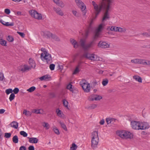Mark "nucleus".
<instances>
[{
  "instance_id": "1",
  "label": "nucleus",
  "mask_w": 150,
  "mask_h": 150,
  "mask_svg": "<svg viewBox=\"0 0 150 150\" xmlns=\"http://www.w3.org/2000/svg\"><path fill=\"white\" fill-rule=\"evenodd\" d=\"M112 2L113 0H109L107 2V4H106L105 2L102 1L98 5L96 4L94 1H92V4L95 10L96 17H97L101 12V10L103 9L105 12L102 18V21L109 19L110 16L109 11L110 10V5Z\"/></svg>"
},
{
  "instance_id": "2",
  "label": "nucleus",
  "mask_w": 150,
  "mask_h": 150,
  "mask_svg": "<svg viewBox=\"0 0 150 150\" xmlns=\"http://www.w3.org/2000/svg\"><path fill=\"white\" fill-rule=\"evenodd\" d=\"M41 50L43 52L40 55L42 60L43 61H45L47 64H49L51 63L52 62V58L50 54L48 53L44 48H42Z\"/></svg>"
},
{
  "instance_id": "3",
  "label": "nucleus",
  "mask_w": 150,
  "mask_h": 150,
  "mask_svg": "<svg viewBox=\"0 0 150 150\" xmlns=\"http://www.w3.org/2000/svg\"><path fill=\"white\" fill-rule=\"evenodd\" d=\"M98 132H92L91 133V147L94 149L97 147L99 142Z\"/></svg>"
},
{
  "instance_id": "4",
  "label": "nucleus",
  "mask_w": 150,
  "mask_h": 150,
  "mask_svg": "<svg viewBox=\"0 0 150 150\" xmlns=\"http://www.w3.org/2000/svg\"><path fill=\"white\" fill-rule=\"evenodd\" d=\"M116 134L123 139H131L133 137V134L131 132H116Z\"/></svg>"
},
{
  "instance_id": "5",
  "label": "nucleus",
  "mask_w": 150,
  "mask_h": 150,
  "mask_svg": "<svg viewBox=\"0 0 150 150\" xmlns=\"http://www.w3.org/2000/svg\"><path fill=\"white\" fill-rule=\"evenodd\" d=\"M81 59L86 58L92 61H96L98 60L97 56L94 54H91L88 52H85L81 55Z\"/></svg>"
},
{
  "instance_id": "6",
  "label": "nucleus",
  "mask_w": 150,
  "mask_h": 150,
  "mask_svg": "<svg viewBox=\"0 0 150 150\" xmlns=\"http://www.w3.org/2000/svg\"><path fill=\"white\" fill-rule=\"evenodd\" d=\"M80 85L81 86L84 92H89L90 90V84L88 83L85 80H82L80 82Z\"/></svg>"
},
{
  "instance_id": "7",
  "label": "nucleus",
  "mask_w": 150,
  "mask_h": 150,
  "mask_svg": "<svg viewBox=\"0 0 150 150\" xmlns=\"http://www.w3.org/2000/svg\"><path fill=\"white\" fill-rule=\"evenodd\" d=\"M77 5L80 8L83 15H85L86 12V6L80 0H75Z\"/></svg>"
},
{
  "instance_id": "8",
  "label": "nucleus",
  "mask_w": 150,
  "mask_h": 150,
  "mask_svg": "<svg viewBox=\"0 0 150 150\" xmlns=\"http://www.w3.org/2000/svg\"><path fill=\"white\" fill-rule=\"evenodd\" d=\"M131 125L132 128L135 130L140 129V122L136 121H132L131 122Z\"/></svg>"
},
{
  "instance_id": "9",
  "label": "nucleus",
  "mask_w": 150,
  "mask_h": 150,
  "mask_svg": "<svg viewBox=\"0 0 150 150\" xmlns=\"http://www.w3.org/2000/svg\"><path fill=\"white\" fill-rule=\"evenodd\" d=\"M29 13L32 17L38 20L42 19V16L41 14L38 13L36 11L30 10L29 11Z\"/></svg>"
},
{
  "instance_id": "10",
  "label": "nucleus",
  "mask_w": 150,
  "mask_h": 150,
  "mask_svg": "<svg viewBox=\"0 0 150 150\" xmlns=\"http://www.w3.org/2000/svg\"><path fill=\"white\" fill-rule=\"evenodd\" d=\"M150 127L148 122H140V130H144L149 129Z\"/></svg>"
},
{
  "instance_id": "11",
  "label": "nucleus",
  "mask_w": 150,
  "mask_h": 150,
  "mask_svg": "<svg viewBox=\"0 0 150 150\" xmlns=\"http://www.w3.org/2000/svg\"><path fill=\"white\" fill-rule=\"evenodd\" d=\"M98 45L99 47L105 48L109 47L110 45L105 42L100 41L98 43Z\"/></svg>"
},
{
  "instance_id": "12",
  "label": "nucleus",
  "mask_w": 150,
  "mask_h": 150,
  "mask_svg": "<svg viewBox=\"0 0 150 150\" xmlns=\"http://www.w3.org/2000/svg\"><path fill=\"white\" fill-rule=\"evenodd\" d=\"M19 70L22 71V72H25L27 71H28L30 69V68L26 65H24V66H21L20 67L19 69Z\"/></svg>"
},
{
  "instance_id": "13",
  "label": "nucleus",
  "mask_w": 150,
  "mask_h": 150,
  "mask_svg": "<svg viewBox=\"0 0 150 150\" xmlns=\"http://www.w3.org/2000/svg\"><path fill=\"white\" fill-rule=\"evenodd\" d=\"M41 34L44 38H50L52 35V33L48 31L42 32Z\"/></svg>"
},
{
  "instance_id": "14",
  "label": "nucleus",
  "mask_w": 150,
  "mask_h": 150,
  "mask_svg": "<svg viewBox=\"0 0 150 150\" xmlns=\"http://www.w3.org/2000/svg\"><path fill=\"white\" fill-rule=\"evenodd\" d=\"M70 41L74 48L76 49L79 46V43L74 39H71Z\"/></svg>"
},
{
  "instance_id": "15",
  "label": "nucleus",
  "mask_w": 150,
  "mask_h": 150,
  "mask_svg": "<svg viewBox=\"0 0 150 150\" xmlns=\"http://www.w3.org/2000/svg\"><path fill=\"white\" fill-rule=\"evenodd\" d=\"M53 9L57 14L62 16L64 15V13L60 8L58 7L56 8L55 7H54Z\"/></svg>"
},
{
  "instance_id": "16",
  "label": "nucleus",
  "mask_w": 150,
  "mask_h": 150,
  "mask_svg": "<svg viewBox=\"0 0 150 150\" xmlns=\"http://www.w3.org/2000/svg\"><path fill=\"white\" fill-rule=\"evenodd\" d=\"M28 62L29 64L30 65V66L29 67L30 68V69L32 68H35V63L34 61L31 58L29 59Z\"/></svg>"
},
{
  "instance_id": "17",
  "label": "nucleus",
  "mask_w": 150,
  "mask_h": 150,
  "mask_svg": "<svg viewBox=\"0 0 150 150\" xmlns=\"http://www.w3.org/2000/svg\"><path fill=\"white\" fill-rule=\"evenodd\" d=\"M38 141V139L36 137L29 138V142L31 143H37Z\"/></svg>"
},
{
  "instance_id": "18",
  "label": "nucleus",
  "mask_w": 150,
  "mask_h": 150,
  "mask_svg": "<svg viewBox=\"0 0 150 150\" xmlns=\"http://www.w3.org/2000/svg\"><path fill=\"white\" fill-rule=\"evenodd\" d=\"M93 43V42H92L88 44L85 45L83 49L84 50H88L92 46Z\"/></svg>"
},
{
  "instance_id": "19",
  "label": "nucleus",
  "mask_w": 150,
  "mask_h": 150,
  "mask_svg": "<svg viewBox=\"0 0 150 150\" xmlns=\"http://www.w3.org/2000/svg\"><path fill=\"white\" fill-rule=\"evenodd\" d=\"M133 78L135 79L136 81H138L139 82H142V79L141 78L138 76L135 75L133 76Z\"/></svg>"
},
{
  "instance_id": "20",
  "label": "nucleus",
  "mask_w": 150,
  "mask_h": 150,
  "mask_svg": "<svg viewBox=\"0 0 150 150\" xmlns=\"http://www.w3.org/2000/svg\"><path fill=\"white\" fill-rule=\"evenodd\" d=\"M18 123L15 121H13L11 123L10 125L13 127L15 129H17L18 127Z\"/></svg>"
},
{
  "instance_id": "21",
  "label": "nucleus",
  "mask_w": 150,
  "mask_h": 150,
  "mask_svg": "<svg viewBox=\"0 0 150 150\" xmlns=\"http://www.w3.org/2000/svg\"><path fill=\"white\" fill-rule=\"evenodd\" d=\"M86 42V40L83 39H81L79 41L80 45L83 48L85 46Z\"/></svg>"
},
{
  "instance_id": "22",
  "label": "nucleus",
  "mask_w": 150,
  "mask_h": 150,
  "mask_svg": "<svg viewBox=\"0 0 150 150\" xmlns=\"http://www.w3.org/2000/svg\"><path fill=\"white\" fill-rule=\"evenodd\" d=\"M57 116L60 118H64V115L62 112L58 109V111L57 113Z\"/></svg>"
},
{
  "instance_id": "23",
  "label": "nucleus",
  "mask_w": 150,
  "mask_h": 150,
  "mask_svg": "<svg viewBox=\"0 0 150 150\" xmlns=\"http://www.w3.org/2000/svg\"><path fill=\"white\" fill-rule=\"evenodd\" d=\"M7 42L2 38L0 39V44L2 46H6Z\"/></svg>"
},
{
  "instance_id": "24",
  "label": "nucleus",
  "mask_w": 150,
  "mask_h": 150,
  "mask_svg": "<svg viewBox=\"0 0 150 150\" xmlns=\"http://www.w3.org/2000/svg\"><path fill=\"white\" fill-rule=\"evenodd\" d=\"M110 30L111 31L115 32H117L118 30V27L110 26L109 27Z\"/></svg>"
},
{
  "instance_id": "25",
  "label": "nucleus",
  "mask_w": 150,
  "mask_h": 150,
  "mask_svg": "<svg viewBox=\"0 0 150 150\" xmlns=\"http://www.w3.org/2000/svg\"><path fill=\"white\" fill-rule=\"evenodd\" d=\"M97 107V105L95 104H92L90 105L87 106L86 108L88 109H93Z\"/></svg>"
},
{
  "instance_id": "26",
  "label": "nucleus",
  "mask_w": 150,
  "mask_h": 150,
  "mask_svg": "<svg viewBox=\"0 0 150 150\" xmlns=\"http://www.w3.org/2000/svg\"><path fill=\"white\" fill-rule=\"evenodd\" d=\"M146 60L145 59H139L138 62V64H142L144 65H145L146 64Z\"/></svg>"
},
{
  "instance_id": "27",
  "label": "nucleus",
  "mask_w": 150,
  "mask_h": 150,
  "mask_svg": "<svg viewBox=\"0 0 150 150\" xmlns=\"http://www.w3.org/2000/svg\"><path fill=\"white\" fill-rule=\"evenodd\" d=\"M103 25L102 24H100L98 26L97 29L96 31L100 32L103 29Z\"/></svg>"
},
{
  "instance_id": "28",
  "label": "nucleus",
  "mask_w": 150,
  "mask_h": 150,
  "mask_svg": "<svg viewBox=\"0 0 150 150\" xmlns=\"http://www.w3.org/2000/svg\"><path fill=\"white\" fill-rule=\"evenodd\" d=\"M12 140L14 143H17L18 141V136L17 135H15L13 138Z\"/></svg>"
},
{
  "instance_id": "29",
  "label": "nucleus",
  "mask_w": 150,
  "mask_h": 150,
  "mask_svg": "<svg viewBox=\"0 0 150 150\" xmlns=\"http://www.w3.org/2000/svg\"><path fill=\"white\" fill-rule=\"evenodd\" d=\"M100 33L96 31V32L94 37V39H97L100 37Z\"/></svg>"
},
{
  "instance_id": "30",
  "label": "nucleus",
  "mask_w": 150,
  "mask_h": 150,
  "mask_svg": "<svg viewBox=\"0 0 150 150\" xmlns=\"http://www.w3.org/2000/svg\"><path fill=\"white\" fill-rule=\"evenodd\" d=\"M7 40L10 42H13L14 40V39L13 37L11 35H8L6 38Z\"/></svg>"
},
{
  "instance_id": "31",
  "label": "nucleus",
  "mask_w": 150,
  "mask_h": 150,
  "mask_svg": "<svg viewBox=\"0 0 150 150\" xmlns=\"http://www.w3.org/2000/svg\"><path fill=\"white\" fill-rule=\"evenodd\" d=\"M63 104L64 106L67 108H68V102L65 99H64L63 100Z\"/></svg>"
},
{
  "instance_id": "32",
  "label": "nucleus",
  "mask_w": 150,
  "mask_h": 150,
  "mask_svg": "<svg viewBox=\"0 0 150 150\" xmlns=\"http://www.w3.org/2000/svg\"><path fill=\"white\" fill-rule=\"evenodd\" d=\"M96 96V95H92L89 97L88 99L90 101H93L95 100Z\"/></svg>"
},
{
  "instance_id": "33",
  "label": "nucleus",
  "mask_w": 150,
  "mask_h": 150,
  "mask_svg": "<svg viewBox=\"0 0 150 150\" xmlns=\"http://www.w3.org/2000/svg\"><path fill=\"white\" fill-rule=\"evenodd\" d=\"M126 31V29L125 28L118 27L117 32H119L121 33H125V32Z\"/></svg>"
},
{
  "instance_id": "34",
  "label": "nucleus",
  "mask_w": 150,
  "mask_h": 150,
  "mask_svg": "<svg viewBox=\"0 0 150 150\" xmlns=\"http://www.w3.org/2000/svg\"><path fill=\"white\" fill-rule=\"evenodd\" d=\"M36 89V88L34 86L30 87L29 89L27 90V91L29 92H32L34 91Z\"/></svg>"
},
{
  "instance_id": "35",
  "label": "nucleus",
  "mask_w": 150,
  "mask_h": 150,
  "mask_svg": "<svg viewBox=\"0 0 150 150\" xmlns=\"http://www.w3.org/2000/svg\"><path fill=\"white\" fill-rule=\"evenodd\" d=\"M118 122V120L115 119L111 118V124H115Z\"/></svg>"
},
{
  "instance_id": "36",
  "label": "nucleus",
  "mask_w": 150,
  "mask_h": 150,
  "mask_svg": "<svg viewBox=\"0 0 150 150\" xmlns=\"http://www.w3.org/2000/svg\"><path fill=\"white\" fill-rule=\"evenodd\" d=\"M77 148V146L74 143H73L72 145V146L71 147L70 150H75Z\"/></svg>"
},
{
  "instance_id": "37",
  "label": "nucleus",
  "mask_w": 150,
  "mask_h": 150,
  "mask_svg": "<svg viewBox=\"0 0 150 150\" xmlns=\"http://www.w3.org/2000/svg\"><path fill=\"white\" fill-rule=\"evenodd\" d=\"M108 82V80L107 79H105L103 80L102 82V83L103 85V86H105L107 84Z\"/></svg>"
},
{
  "instance_id": "38",
  "label": "nucleus",
  "mask_w": 150,
  "mask_h": 150,
  "mask_svg": "<svg viewBox=\"0 0 150 150\" xmlns=\"http://www.w3.org/2000/svg\"><path fill=\"white\" fill-rule=\"evenodd\" d=\"M59 122L61 126L64 129V130L67 131V129L64 123L62 122Z\"/></svg>"
},
{
  "instance_id": "39",
  "label": "nucleus",
  "mask_w": 150,
  "mask_h": 150,
  "mask_svg": "<svg viewBox=\"0 0 150 150\" xmlns=\"http://www.w3.org/2000/svg\"><path fill=\"white\" fill-rule=\"evenodd\" d=\"M45 77V80L49 81L50 80L51 78L50 76L48 74L44 75Z\"/></svg>"
},
{
  "instance_id": "40",
  "label": "nucleus",
  "mask_w": 150,
  "mask_h": 150,
  "mask_svg": "<svg viewBox=\"0 0 150 150\" xmlns=\"http://www.w3.org/2000/svg\"><path fill=\"white\" fill-rule=\"evenodd\" d=\"M15 97V95L14 93H12L10 95L9 99L10 101H11L13 100Z\"/></svg>"
},
{
  "instance_id": "41",
  "label": "nucleus",
  "mask_w": 150,
  "mask_h": 150,
  "mask_svg": "<svg viewBox=\"0 0 150 150\" xmlns=\"http://www.w3.org/2000/svg\"><path fill=\"white\" fill-rule=\"evenodd\" d=\"M72 13L74 15L77 17H79L80 16V14L77 13L76 11L73 10L72 11Z\"/></svg>"
},
{
  "instance_id": "42",
  "label": "nucleus",
  "mask_w": 150,
  "mask_h": 150,
  "mask_svg": "<svg viewBox=\"0 0 150 150\" xmlns=\"http://www.w3.org/2000/svg\"><path fill=\"white\" fill-rule=\"evenodd\" d=\"M102 97L98 95H96V96L95 98V100H99L102 99Z\"/></svg>"
},
{
  "instance_id": "43",
  "label": "nucleus",
  "mask_w": 150,
  "mask_h": 150,
  "mask_svg": "<svg viewBox=\"0 0 150 150\" xmlns=\"http://www.w3.org/2000/svg\"><path fill=\"white\" fill-rule=\"evenodd\" d=\"M13 91L12 89L11 88L7 89L6 90V93L7 95L9 94L10 93H12Z\"/></svg>"
},
{
  "instance_id": "44",
  "label": "nucleus",
  "mask_w": 150,
  "mask_h": 150,
  "mask_svg": "<svg viewBox=\"0 0 150 150\" xmlns=\"http://www.w3.org/2000/svg\"><path fill=\"white\" fill-rule=\"evenodd\" d=\"M144 37H149V34L147 32H144L141 34Z\"/></svg>"
},
{
  "instance_id": "45",
  "label": "nucleus",
  "mask_w": 150,
  "mask_h": 150,
  "mask_svg": "<svg viewBox=\"0 0 150 150\" xmlns=\"http://www.w3.org/2000/svg\"><path fill=\"white\" fill-rule=\"evenodd\" d=\"M11 133H5V135H4V137L6 138H9L11 136Z\"/></svg>"
},
{
  "instance_id": "46",
  "label": "nucleus",
  "mask_w": 150,
  "mask_h": 150,
  "mask_svg": "<svg viewBox=\"0 0 150 150\" xmlns=\"http://www.w3.org/2000/svg\"><path fill=\"white\" fill-rule=\"evenodd\" d=\"M59 5H57L59 6L61 8H63L65 6L64 4L62 1H60L59 2Z\"/></svg>"
},
{
  "instance_id": "47",
  "label": "nucleus",
  "mask_w": 150,
  "mask_h": 150,
  "mask_svg": "<svg viewBox=\"0 0 150 150\" xmlns=\"http://www.w3.org/2000/svg\"><path fill=\"white\" fill-rule=\"evenodd\" d=\"M72 85L71 84H69L67 86V88L68 89H69L70 91H72Z\"/></svg>"
},
{
  "instance_id": "48",
  "label": "nucleus",
  "mask_w": 150,
  "mask_h": 150,
  "mask_svg": "<svg viewBox=\"0 0 150 150\" xmlns=\"http://www.w3.org/2000/svg\"><path fill=\"white\" fill-rule=\"evenodd\" d=\"M138 59H132L131 60V62L134 64H138Z\"/></svg>"
},
{
  "instance_id": "49",
  "label": "nucleus",
  "mask_w": 150,
  "mask_h": 150,
  "mask_svg": "<svg viewBox=\"0 0 150 150\" xmlns=\"http://www.w3.org/2000/svg\"><path fill=\"white\" fill-rule=\"evenodd\" d=\"M14 25V23H9V22H6L5 23V25L6 26H13Z\"/></svg>"
},
{
  "instance_id": "50",
  "label": "nucleus",
  "mask_w": 150,
  "mask_h": 150,
  "mask_svg": "<svg viewBox=\"0 0 150 150\" xmlns=\"http://www.w3.org/2000/svg\"><path fill=\"white\" fill-rule=\"evenodd\" d=\"M79 70L78 68V67H77L76 68L75 70L74 71L73 74H76L79 72Z\"/></svg>"
},
{
  "instance_id": "51",
  "label": "nucleus",
  "mask_w": 150,
  "mask_h": 150,
  "mask_svg": "<svg viewBox=\"0 0 150 150\" xmlns=\"http://www.w3.org/2000/svg\"><path fill=\"white\" fill-rule=\"evenodd\" d=\"M49 67L51 70H53L54 69L55 65L53 64H51L50 65Z\"/></svg>"
},
{
  "instance_id": "52",
  "label": "nucleus",
  "mask_w": 150,
  "mask_h": 150,
  "mask_svg": "<svg viewBox=\"0 0 150 150\" xmlns=\"http://www.w3.org/2000/svg\"><path fill=\"white\" fill-rule=\"evenodd\" d=\"M43 126L44 127L46 128V129H48L49 128V124L46 122H44Z\"/></svg>"
},
{
  "instance_id": "53",
  "label": "nucleus",
  "mask_w": 150,
  "mask_h": 150,
  "mask_svg": "<svg viewBox=\"0 0 150 150\" xmlns=\"http://www.w3.org/2000/svg\"><path fill=\"white\" fill-rule=\"evenodd\" d=\"M13 91L14 92V94H16L18 93L19 91V89L18 88H16Z\"/></svg>"
},
{
  "instance_id": "54",
  "label": "nucleus",
  "mask_w": 150,
  "mask_h": 150,
  "mask_svg": "<svg viewBox=\"0 0 150 150\" xmlns=\"http://www.w3.org/2000/svg\"><path fill=\"white\" fill-rule=\"evenodd\" d=\"M17 33L22 38L25 37V34L24 33L18 31L17 32Z\"/></svg>"
},
{
  "instance_id": "55",
  "label": "nucleus",
  "mask_w": 150,
  "mask_h": 150,
  "mask_svg": "<svg viewBox=\"0 0 150 150\" xmlns=\"http://www.w3.org/2000/svg\"><path fill=\"white\" fill-rule=\"evenodd\" d=\"M20 134L23 136L24 137H26L28 134L25 132H20Z\"/></svg>"
},
{
  "instance_id": "56",
  "label": "nucleus",
  "mask_w": 150,
  "mask_h": 150,
  "mask_svg": "<svg viewBox=\"0 0 150 150\" xmlns=\"http://www.w3.org/2000/svg\"><path fill=\"white\" fill-rule=\"evenodd\" d=\"M111 118H107L106 119V121L108 125L111 124Z\"/></svg>"
},
{
  "instance_id": "57",
  "label": "nucleus",
  "mask_w": 150,
  "mask_h": 150,
  "mask_svg": "<svg viewBox=\"0 0 150 150\" xmlns=\"http://www.w3.org/2000/svg\"><path fill=\"white\" fill-rule=\"evenodd\" d=\"M91 29V28L88 27V29L86 31V33H85V35L86 37L88 35V34H89Z\"/></svg>"
},
{
  "instance_id": "58",
  "label": "nucleus",
  "mask_w": 150,
  "mask_h": 150,
  "mask_svg": "<svg viewBox=\"0 0 150 150\" xmlns=\"http://www.w3.org/2000/svg\"><path fill=\"white\" fill-rule=\"evenodd\" d=\"M4 78L3 73L0 72V81H2Z\"/></svg>"
},
{
  "instance_id": "59",
  "label": "nucleus",
  "mask_w": 150,
  "mask_h": 150,
  "mask_svg": "<svg viewBox=\"0 0 150 150\" xmlns=\"http://www.w3.org/2000/svg\"><path fill=\"white\" fill-rule=\"evenodd\" d=\"M50 98H54L55 97V95L54 93H50Z\"/></svg>"
},
{
  "instance_id": "60",
  "label": "nucleus",
  "mask_w": 150,
  "mask_h": 150,
  "mask_svg": "<svg viewBox=\"0 0 150 150\" xmlns=\"http://www.w3.org/2000/svg\"><path fill=\"white\" fill-rule=\"evenodd\" d=\"M33 112L34 113H35L36 114L40 113V112L39 111V110H36V109L33 110Z\"/></svg>"
},
{
  "instance_id": "61",
  "label": "nucleus",
  "mask_w": 150,
  "mask_h": 150,
  "mask_svg": "<svg viewBox=\"0 0 150 150\" xmlns=\"http://www.w3.org/2000/svg\"><path fill=\"white\" fill-rule=\"evenodd\" d=\"M5 13L7 14H8L10 13V10L8 8L5 9Z\"/></svg>"
},
{
  "instance_id": "62",
  "label": "nucleus",
  "mask_w": 150,
  "mask_h": 150,
  "mask_svg": "<svg viewBox=\"0 0 150 150\" xmlns=\"http://www.w3.org/2000/svg\"><path fill=\"white\" fill-rule=\"evenodd\" d=\"M28 149L29 150H34V147L33 146H30Z\"/></svg>"
},
{
  "instance_id": "63",
  "label": "nucleus",
  "mask_w": 150,
  "mask_h": 150,
  "mask_svg": "<svg viewBox=\"0 0 150 150\" xmlns=\"http://www.w3.org/2000/svg\"><path fill=\"white\" fill-rule=\"evenodd\" d=\"M19 150H26V148L24 146H22L20 147Z\"/></svg>"
},
{
  "instance_id": "64",
  "label": "nucleus",
  "mask_w": 150,
  "mask_h": 150,
  "mask_svg": "<svg viewBox=\"0 0 150 150\" xmlns=\"http://www.w3.org/2000/svg\"><path fill=\"white\" fill-rule=\"evenodd\" d=\"M104 122H105L104 120L103 119L100 121V122L99 123L101 125H103L104 124Z\"/></svg>"
}]
</instances>
